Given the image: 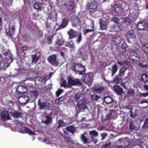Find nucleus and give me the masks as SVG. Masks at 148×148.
<instances>
[{"instance_id":"64","label":"nucleus","mask_w":148,"mask_h":148,"mask_svg":"<svg viewBox=\"0 0 148 148\" xmlns=\"http://www.w3.org/2000/svg\"><path fill=\"white\" fill-rule=\"evenodd\" d=\"M61 86L63 87L64 88H66L68 87H69L68 86V84H67V85L66 84V82L65 81H64L62 83V84H61Z\"/></svg>"},{"instance_id":"43","label":"nucleus","mask_w":148,"mask_h":148,"mask_svg":"<svg viewBox=\"0 0 148 148\" xmlns=\"http://www.w3.org/2000/svg\"><path fill=\"white\" fill-rule=\"evenodd\" d=\"M104 89V87L102 86H100L98 87L95 88V90L96 92L98 93L102 92Z\"/></svg>"},{"instance_id":"47","label":"nucleus","mask_w":148,"mask_h":148,"mask_svg":"<svg viewBox=\"0 0 148 148\" xmlns=\"http://www.w3.org/2000/svg\"><path fill=\"white\" fill-rule=\"evenodd\" d=\"M135 128V127L132 121H130L129 123V129L130 130H134Z\"/></svg>"},{"instance_id":"38","label":"nucleus","mask_w":148,"mask_h":148,"mask_svg":"<svg viewBox=\"0 0 148 148\" xmlns=\"http://www.w3.org/2000/svg\"><path fill=\"white\" fill-rule=\"evenodd\" d=\"M124 22L125 24L127 25H130L132 23V20L129 17H126Z\"/></svg>"},{"instance_id":"33","label":"nucleus","mask_w":148,"mask_h":148,"mask_svg":"<svg viewBox=\"0 0 148 148\" xmlns=\"http://www.w3.org/2000/svg\"><path fill=\"white\" fill-rule=\"evenodd\" d=\"M63 137L64 138V141L66 143H73V140L69 136H68L67 135L65 134L64 136H63Z\"/></svg>"},{"instance_id":"54","label":"nucleus","mask_w":148,"mask_h":148,"mask_svg":"<svg viewBox=\"0 0 148 148\" xmlns=\"http://www.w3.org/2000/svg\"><path fill=\"white\" fill-rule=\"evenodd\" d=\"M142 127L145 128L148 127V118L145 120L144 124L142 126Z\"/></svg>"},{"instance_id":"44","label":"nucleus","mask_w":148,"mask_h":148,"mask_svg":"<svg viewBox=\"0 0 148 148\" xmlns=\"http://www.w3.org/2000/svg\"><path fill=\"white\" fill-rule=\"evenodd\" d=\"M111 21L114 23H116V25H118V23L120 21V19L119 18L115 16L112 18Z\"/></svg>"},{"instance_id":"27","label":"nucleus","mask_w":148,"mask_h":148,"mask_svg":"<svg viewBox=\"0 0 148 148\" xmlns=\"http://www.w3.org/2000/svg\"><path fill=\"white\" fill-rule=\"evenodd\" d=\"M119 29L118 25H113L110 27L109 31L111 32H116L119 31Z\"/></svg>"},{"instance_id":"57","label":"nucleus","mask_w":148,"mask_h":148,"mask_svg":"<svg viewBox=\"0 0 148 148\" xmlns=\"http://www.w3.org/2000/svg\"><path fill=\"white\" fill-rule=\"evenodd\" d=\"M129 112L130 113V116L133 118H135L137 116V114L136 113H133L132 110H131Z\"/></svg>"},{"instance_id":"34","label":"nucleus","mask_w":148,"mask_h":148,"mask_svg":"<svg viewBox=\"0 0 148 148\" xmlns=\"http://www.w3.org/2000/svg\"><path fill=\"white\" fill-rule=\"evenodd\" d=\"M42 5L41 4L38 2H35L33 5L34 8L37 10H41Z\"/></svg>"},{"instance_id":"29","label":"nucleus","mask_w":148,"mask_h":148,"mask_svg":"<svg viewBox=\"0 0 148 148\" xmlns=\"http://www.w3.org/2000/svg\"><path fill=\"white\" fill-rule=\"evenodd\" d=\"M12 59L11 58H5L3 60V57L2 55L0 54V63L2 62H8L10 64L12 61Z\"/></svg>"},{"instance_id":"9","label":"nucleus","mask_w":148,"mask_h":148,"mask_svg":"<svg viewBox=\"0 0 148 148\" xmlns=\"http://www.w3.org/2000/svg\"><path fill=\"white\" fill-rule=\"evenodd\" d=\"M77 106L79 110L82 109L84 110L87 108L86 102L83 99H81L77 102Z\"/></svg>"},{"instance_id":"46","label":"nucleus","mask_w":148,"mask_h":148,"mask_svg":"<svg viewBox=\"0 0 148 148\" xmlns=\"http://www.w3.org/2000/svg\"><path fill=\"white\" fill-rule=\"evenodd\" d=\"M33 27V25L31 22H30L27 23L26 25V28L29 30H32Z\"/></svg>"},{"instance_id":"14","label":"nucleus","mask_w":148,"mask_h":148,"mask_svg":"<svg viewBox=\"0 0 148 148\" xmlns=\"http://www.w3.org/2000/svg\"><path fill=\"white\" fill-rule=\"evenodd\" d=\"M19 103L21 104H26L29 102V97L26 96H22L18 99Z\"/></svg>"},{"instance_id":"25","label":"nucleus","mask_w":148,"mask_h":148,"mask_svg":"<svg viewBox=\"0 0 148 148\" xmlns=\"http://www.w3.org/2000/svg\"><path fill=\"white\" fill-rule=\"evenodd\" d=\"M140 80L144 83L148 82V75L144 73H142L141 76Z\"/></svg>"},{"instance_id":"45","label":"nucleus","mask_w":148,"mask_h":148,"mask_svg":"<svg viewBox=\"0 0 148 148\" xmlns=\"http://www.w3.org/2000/svg\"><path fill=\"white\" fill-rule=\"evenodd\" d=\"M142 49L146 54H148V44L144 45L142 47Z\"/></svg>"},{"instance_id":"52","label":"nucleus","mask_w":148,"mask_h":148,"mask_svg":"<svg viewBox=\"0 0 148 148\" xmlns=\"http://www.w3.org/2000/svg\"><path fill=\"white\" fill-rule=\"evenodd\" d=\"M82 39V36L81 33L77 35V39L76 41L78 44H79Z\"/></svg>"},{"instance_id":"4","label":"nucleus","mask_w":148,"mask_h":148,"mask_svg":"<svg viewBox=\"0 0 148 148\" xmlns=\"http://www.w3.org/2000/svg\"><path fill=\"white\" fill-rule=\"evenodd\" d=\"M68 79V84L69 87L78 86L82 84L80 80L78 78H74L71 76L69 77Z\"/></svg>"},{"instance_id":"10","label":"nucleus","mask_w":148,"mask_h":148,"mask_svg":"<svg viewBox=\"0 0 148 148\" xmlns=\"http://www.w3.org/2000/svg\"><path fill=\"white\" fill-rule=\"evenodd\" d=\"M130 58L131 60L136 62H139L140 60L139 55L135 52H132L130 53Z\"/></svg>"},{"instance_id":"3","label":"nucleus","mask_w":148,"mask_h":148,"mask_svg":"<svg viewBox=\"0 0 148 148\" xmlns=\"http://www.w3.org/2000/svg\"><path fill=\"white\" fill-rule=\"evenodd\" d=\"M103 104L111 108L113 107H115L116 102L112 98L109 96L104 97L103 98Z\"/></svg>"},{"instance_id":"1","label":"nucleus","mask_w":148,"mask_h":148,"mask_svg":"<svg viewBox=\"0 0 148 148\" xmlns=\"http://www.w3.org/2000/svg\"><path fill=\"white\" fill-rule=\"evenodd\" d=\"M86 7L89 14L93 15L97 7V3L95 0H92L87 3Z\"/></svg>"},{"instance_id":"12","label":"nucleus","mask_w":148,"mask_h":148,"mask_svg":"<svg viewBox=\"0 0 148 148\" xmlns=\"http://www.w3.org/2000/svg\"><path fill=\"white\" fill-rule=\"evenodd\" d=\"M121 40V37L118 36H114L111 39L112 42L115 45H119L120 44Z\"/></svg>"},{"instance_id":"58","label":"nucleus","mask_w":148,"mask_h":148,"mask_svg":"<svg viewBox=\"0 0 148 148\" xmlns=\"http://www.w3.org/2000/svg\"><path fill=\"white\" fill-rule=\"evenodd\" d=\"M63 90L61 89H59L56 92V95L57 97H58L63 92Z\"/></svg>"},{"instance_id":"24","label":"nucleus","mask_w":148,"mask_h":148,"mask_svg":"<svg viewBox=\"0 0 148 148\" xmlns=\"http://www.w3.org/2000/svg\"><path fill=\"white\" fill-rule=\"evenodd\" d=\"M65 46L68 47L71 52L75 50V46L74 42L72 40H70L69 41L67 44L65 45Z\"/></svg>"},{"instance_id":"22","label":"nucleus","mask_w":148,"mask_h":148,"mask_svg":"<svg viewBox=\"0 0 148 148\" xmlns=\"http://www.w3.org/2000/svg\"><path fill=\"white\" fill-rule=\"evenodd\" d=\"M113 90L118 95H121L123 93V89L117 85H115L114 86Z\"/></svg>"},{"instance_id":"17","label":"nucleus","mask_w":148,"mask_h":148,"mask_svg":"<svg viewBox=\"0 0 148 148\" xmlns=\"http://www.w3.org/2000/svg\"><path fill=\"white\" fill-rule=\"evenodd\" d=\"M1 119L3 121L10 120L11 119L8 112L7 111L2 112L1 114Z\"/></svg>"},{"instance_id":"5","label":"nucleus","mask_w":148,"mask_h":148,"mask_svg":"<svg viewBox=\"0 0 148 148\" xmlns=\"http://www.w3.org/2000/svg\"><path fill=\"white\" fill-rule=\"evenodd\" d=\"M93 78L92 74L89 73H86L83 76L82 78L84 79V82L90 86L92 84Z\"/></svg>"},{"instance_id":"8","label":"nucleus","mask_w":148,"mask_h":148,"mask_svg":"<svg viewBox=\"0 0 148 148\" xmlns=\"http://www.w3.org/2000/svg\"><path fill=\"white\" fill-rule=\"evenodd\" d=\"M47 59L49 62L53 65L57 66L58 64V62L57 60L56 55L55 54L50 56Z\"/></svg>"},{"instance_id":"40","label":"nucleus","mask_w":148,"mask_h":148,"mask_svg":"<svg viewBox=\"0 0 148 148\" xmlns=\"http://www.w3.org/2000/svg\"><path fill=\"white\" fill-rule=\"evenodd\" d=\"M13 117L16 118H18L21 117L22 114L17 111H15L12 113Z\"/></svg>"},{"instance_id":"15","label":"nucleus","mask_w":148,"mask_h":148,"mask_svg":"<svg viewBox=\"0 0 148 148\" xmlns=\"http://www.w3.org/2000/svg\"><path fill=\"white\" fill-rule=\"evenodd\" d=\"M41 54L39 51L37 52L32 56V63H36L39 60Z\"/></svg>"},{"instance_id":"37","label":"nucleus","mask_w":148,"mask_h":148,"mask_svg":"<svg viewBox=\"0 0 148 148\" xmlns=\"http://www.w3.org/2000/svg\"><path fill=\"white\" fill-rule=\"evenodd\" d=\"M89 134L90 136V138L94 137L97 136H98L97 132L95 130H93L89 131Z\"/></svg>"},{"instance_id":"48","label":"nucleus","mask_w":148,"mask_h":148,"mask_svg":"<svg viewBox=\"0 0 148 148\" xmlns=\"http://www.w3.org/2000/svg\"><path fill=\"white\" fill-rule=\"evenodd\" d=\"M114 81L115 83H121L122 80L121 79H120L118 78V75H116L114 78Z\"/></svg>"},{"instance_id":"7","label":"nucleus","mask_w":148,"mask_h":148,"mask_svg":"<svg viewBox=\"0 0 148 148\" xmlns=\"http://www.w3.org/2000/svg\"><path fill=\"white\" fill-rule=\"evenodd\" d=\"M19 132L21 133H26L32 135L35 134V133L33 132L31 129L26 126L22 127L19 130Z\"/></svg>"},{"instance_id":"19","label":"nucleus","mask_w":148,"mask_h":148,"mask_svg":"<svg viewBox=\"0 0 148 148\" xmlns=\"http://www.w3.org/2000/svg\"><path fill=\"white\" fill-rule=\"evenodd\" d=\"M81 22L80 19L77 17H75L72 22V26L73 27H80Z\"/></svg>"},{"instance_id":"50","label":"nucleus","mask_w":148,"mask_h":148,"mask_svg":"<svg viewBox=\"0 0 148 148\" xmlns=\"http://www.w3.org/2000/svg\"><path fill=\"white\" fill-rule=\"evenodd\" d=\"M127 69L125 67L119 70V75L120 76H122L124 75V73Z\"/></svg>"},{"instance_id":"32","label":"nucleus","mask_w":148,"mask_h":148,"mask_svg":"<svg viewBox=\"0 0 148 148\" xmlns=\"http://www.w3.org/2000/svg\"><path fill=\"white\" fill-rule=\"evenodd\" d=\"M92 23V25L91 27L92 29H86L85 31L84 32V34H86L89 32H92L94 31V22L92 20L91 21Z\"/></svg>"},{"instance_id":"35","label":"nucleus","mask_w":148,"mask_h":148,"mask_svg":"<svg viewBox=\"0 0 148 148\" xmlns=\"http://www.w3.org/2000/svg\"><path fill=\"white\" fill-rule=\"evenodd\" d=\"M66 130L68 131L71 132L72 134H74L75 132V129L74 127L72 125L67 126Z\"/></svg>"},{"instance_id":"26","label":"nucleus","mask_w":148,"mask_h":148,"mask_svg":"<svg viewBox=\"0 0 148 148\" xmlns=\"http://www.w3.org/2000/svg\"><path fill=\"white\" fill-rule=\"evenodd\" d=\"M29 94L31 98L34 99L38 97V93L37 91L33 90L30 91Z\"/></svg>"},{"instance_id":"39","label":"nucleus","mask_w":148,"mask_h":148,"mask_svg":"<svg viewBox=\"0 0 148 148\" xmlns=\"http://www.w3.org/2000/svg\"><path fill=\"white\" fill-rule=\"evenodd\" d=\"M119 50L120 51L119 52L120 54H123L125 53L126 50L125 45L122 44Z\"/></svg>"},{"instance_id":"59","label":"nucleus","mask_w":148,"mask_h":148,"mask_svg":"<svg viewBox=\"0 0 148 148\" xmlns=\"http://www.w3.org/2000/svg\"><path fill=\"white\" fill-rule=\"evenodd\" d=\"M80 95L78 93L76 94L75 97V101L76 102H78L80 99Z\"/></svg>"},{"instance_id":"56","label":"nucleus","mask_w":148,"mask_h":148,"mask_svg":"<svg viewBox=\"0 0 148 148\" xmlns=\"http://www.w3.org/2000/svg\"><path fill=\"white\" fill-rule=\"evenodd\" d=\"M6 32L7 34L9 37H11L12 36V34L11 32L10 29L8 28L6 30Z\"/></svg>"},{"instance_id":"23","label":"nucleus","mask_w":148,"mask_h":148,"mask_svg":"<svg viewBox=\"0 0 148 148\" xmlns=\"http://www.w3.org/2000/svg\"><path fill=\"white\" fill-rule=\"evenodd\" d=\"M68 34L69 36V39H71L77 36V32L73 29H70L68 32Z\"/></svg>"},{"instance_id":"42","label":"nucleus","mask_w":148,"mask_h":148,"mask_svg":"<svg viewBox=\"0 0 148 148\" xmlns=\"http://www.w3.org/2000/svg\"><path fill=\"white\" fill-rule=\"evenodd\" d=\"M64 45V42L63 41L58 40L56 42L55 46L56 48H58Z\"/></svg>"},{"instance_id":"6","label":"nucleus","mask_w":148,"mask_h":148,"mask_svg":"<svg viewBox=\"0 0 148 148\" xmlns=\"http://www.w3.org/2000/svg\"><path fill=\"white\" fill-rule=\"evenodd\" d=\"M37 104L39 107V109L40 110H44L46 108H48L49 105H51V104L49 103L43 101V100L41 99H38Z\"/></svg>"},{"instance_id":"61","label":"nucleus","mask_w":148,"mask_h":148,"mask_svg":"<svg viewBox=\"0 0 148 148\" xmlns=\"http://www.w3.org/2000/svg\"><path fill=\"white\" fill-rule=\"evenodd\" d=\"M144 62L140 63L138 64V65L142 68H146L147 66V64L146 63L145 64H144Z\"/></svg>"},{"instance_id":"13","label":"nucleus","mask_w":148,"mask_h":148,"mask_svg":"<svg viewBox=\"0 0 148 148\" xmlns=\"http://www.w3.org/2000/svg\"><path fill=\"white\" fill-rule=\"evenodd\" d=\"M27 91V89L25 86L23 85H19L16 88V91L20 94L25 93Z\"/></svg>"},{"instance_id":"49","label":"nucleus","mask_w":148,"mask_h":148,"mask_svg":"<svg viewBox=\"0 0 148 148\" xmlns=\"http://www.w3.org/2000/svg\"><path fill=\"white\" fill-rule=\"evenodd\" d=\"M86 50L85 49L83 48H80L78 51V54L82 56L84 53H85Z\"/></svg>"},{"instance_id":"20","label":"nucleus","mask_w":148,"mask_h":148,"mask_svg":"<svg viewBox=\"0 0 148 148\" xmlns=\"http://www.w3.org/2000/svg\"><path fill=\"white\" fill-rule=\"evenodd\" d=\"M127 38L131 39H135L136 38V34L134 30H130L127 33L126 35Z\"/></svg>"},{"instance_id":"36","label":"nucleus","mask_w":148,"mask_h":148,"mask_svg":"<svg viewBox=\"0 0 148 148\" xmlns=\"http://www.w3.org/2000/svg\"><path fill=\"white\" fill-rule=\"evenodd\" d=\"M117 70L118 68L117 65L116 64H115L114 65L112 66V73L111 75L112 77L114 75Z\"/></svg>"},{"instance_id":"63","label":"nucleus","mask_w":148,"mask_h":148,"mask_svg":"<svg viewBox=\"0 0 148 148\" xmlns=\"http://www.w3.org/2000/svg\"><path fill=\"white\" fill-rule=\"evenodd\" d=\"M29 49V47H28L27 46H25L22 47L21 49V50L22 51V52H23Z\"/></svg>"},{"instance_id":"60","label":"nucleus","mask_w":148,"mask_h":148,"mask_svg":"<svg viewBox=\"0 0 148 148\" xmlns=\"http://www.w3.org/2000/svg\"><path fill=\"white\" fill-rule=\"evenodd\" d=\"M45 28L47 29H50L51 28L52 26L51 25V24H49L48 22L46 21L45 22Z\"/></svg>"},{"instance_id":"28","label":"nucleus","mask_w":148,"mask_h":148,"mask_svg":"<svg viewBox=\"0 0 148 148\" xmlns=\"http://www.w3.org/2000/svg\"><path fill=\"white\" fill-rule=\"evenodd\" d=\"M8 62H2L0 63V69L4 70L10 66Z\"/></svg>"},{"instance_id":"21","label":"nucleus","mask_w":148,"mask_h":148,"mask_svg":"<svg viewBox=\"0 0 148 148\" xmlns=\"http://www.w3.org/2000/svg\"><path fill=\"white\" fill-rule=\"evenodd\" d=\"M113 111V110H109V113L106 114V117H102L101 118L102 121L105 122L110 120L112 116V113Z\"/></svg>"},{"instance_id":"16","label":"nucleus","mask_w":148,"mask_h":148,"mask_svg":"<svg viewBox=\"0 0 148 148\" xmlns=\"http://www.w3.org/2000/svg\"><path fill=\"white\" fill-rule=\"evenodd\" d=\"M136 26L138 29L140 30H144L147 27V24L143 21L139 22Z\"/></svg>"},{"instance_id":"53","label":"nucleus","mask_w":148,"mask_h":148,"mask_svg":"<svg viewBox=\"0 0 148 148\" xmlns=\"http://www.w3.org/2000/svg\"><path fill=\"white\" fill-rule=\"evenodd\" d=\"M65 123L63 121L61 120H60L59 121L58 124L57 126V128H59L61 127H62L64 126Z\"/></svg>"},{"instance_id":"55","label":"nucleus","mask_w":148,"mask_h":148,"mask_svg":"<svg viewBox=\"0 0 148 148\" xmlns=\"http://www.w3.org/2000/svg\"><path fill=\"white\" fill-rule=\"evenodd\" d=\"M99 98V97L96 94H94L91 96V98L93 100L97 101Z\"/></svg>"},{"instance_id":"41","label":"nucleus","mask_w":148,"mask_h":148,"mask_svg":"<svg viewBox=\"0 0 148 148\" xmlns=\"http://www.w3.org/2000/svg\"><path fill=\"white\" fill-rule=\"evenodd\" d=\"M52 119L49 116H46V120L43 121L44 123L46 124H48L49 123H51Z\"/></svg>"},{"instance_id":"11","label":"nucleus","mask_w":148,"mask_h":148,"mask_svg":"<svg viewBox=\"0 0 148 148\" xmlns=\"http://www.w3.org/2000/svg\"><path fill=\"white\" fill-rule=\"evenodd\" d=\"M111 7L112 10L118 14H120L123 11V9L120 5L117 4L111 5Z\"/></svg>"},{"instance_id":"62","label":"nucleus","mask_w":148,"mask_h":148,"mask_svg":"<svg viewBox=\"0 0 148 148\" xmlns=\"http://www.w3.org/2000/svg\"><path fill=\"white\" fill-rule=\"evenodd\" d=\"M67 5V8L69 10H71L74 8V4L73 3H72L71 4Z\"/></svg>"},{"instance_id":"18","label":"nucleus","mask_w":148,"mask_h":148,"mask_svg":"<svg viewBox=\"0 0 148 148\" xmlns=\"http://www.w3.org/2000/svg\"><path fill=\"white\" fill-rule=\"evenodd\" d=\"M68 23V20L66 18H63L61 23L58 26L57 30H60L62 29L65 28L67 25Z\"/></svg>"},{"instance_id":"30","label":"nucleus","mask_w":148,"mask_h":148,"mask_svg":"<svg viewBox=\"0 0 148 148\" xmlns=\"http://www.w3.org/2000/svg\"><path fill=\"white\" fill-rule=\"evenodd\" d=\"M86 135H87V134L85 133L81 136V139L84 144L89 143L88 142V139L86 138Z\"/></svg>"},{"instance_id":"51","label":"nucleus","mask_w":148,"mask_h":148,"mask_svg":"<svg viewBox=\"0 0 148 148\" xmlns=\"http://www.w3.org/2000/svg\"><path fill=\"white\" fill-rule=\"evenodd\" d=\"M101 11L97 10V9L96 11L94 12V15H93L95 17H100L101 14Z\"/></svg>"},{"instance_id":"31","label":"nucleus","mask_w":148,"mask_h":148,"mask_svg":"<svg viewBox=\"0 0 148 148\" xmlns=\"http://www.w3.org/2000/svg\"><path fill=\"white\" fill-rule=\"evenodd\" d=\"M107 22L106 21H101L100 22V27L101 29H106L107 28Z\"/></svg>"},{"instance_id":"2","label":"nucleus","mask_w":148,"mask_h":148,"mask_svg":"<svg viewBox=\"0 0 148 148\" xmlns=\"http://www.w3.org/2000/svg\"><path fill=\"white\" fill-rule=\"evenodd\" d=\"M71 69L77 73L79 75L83 74L85 73V69L84 66L82 64L75 63Z\"/></svg>"}]
</instances>
